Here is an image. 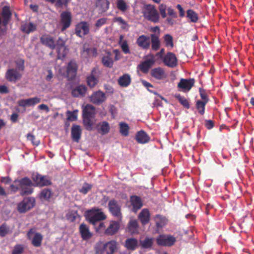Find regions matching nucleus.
Instances as JSON below:
<instances>
[{"label":"nucleus","instance_id":"f257e3e1","mask_svg":"<svg viewBox=\"0 0 254 254\" xmlns=\"http://www.w3.org/2000/svg\"><path fill=\"white\" fill-rule=\"evenodd\" d=\"M32 185L31 181L27 177H24L20 180H15L10 187L14 192L20 190V194L24 195L30 194L33 192Z\"/></svg>","mask_w":254,"mask_h":254},{"label":"nucleus","instance_id":"f03ea898","mask_svg":"<svg viewBox=\"0 0 254 254\" xmlns=\"http://www.w3.org/2000/svg\"><path fill=\"white\" fill-rule=\"evenodd\" d=\"M95 115V107L90 104H87L83 109V124L86 129L91 130L93 122L92 119Z\"/></svg>","mask_w":254,"mask_h":254},{"label":"nucleus","instance_id":"7ed1b4c3","mask_svg":"<svg viewBox=\"0 0 254 254\" xmlns=\"http://www.w3.org/2000/svg\"><path fill=\"white\" fill-rule=\"evenodd\" d=\"M142 14L145 19L154 23H158L160 15L155 6L146 4L142 8Z\"/></svg>","mask_w":254,"mask_h":254},{"label":"nucleus","instance_id":"20e7f679","mask_svg":"<svg viewBox=\"0 0 254 254\" xmlns=\"http://www.w3.org/2000/svg\"><path fill=\"white\" fill-rule=\"evenodd\" d=\"M117 242L112 240L105 243H98L96 246L95 254H113L117 250Z\"/></svg>","mask_w":254,"mask_h":254},{"label":"nucleus","instance_id":"39448f33","mask_svg":"<svg viewBox=\"0 0 254 254\" xmlns=\"http://www.w3.org/2000/svg\"><path fill=\"white\" fill-rule=\"evenodd\" d=\"M12 13L8 6H4L2 8L1 16L2 21L0 17V36L5 34L7 30V25L10 21Z\"/></svg>","mask_w":254,"mask_h":254},{"label":"nucleus","instance_id":"423d86ee","mask_svg":"<svg viewBox=\"0 0 254 254\" xmlns=\"http://www.w3.org/2000/svg\"><path fill=\"white\" fill-rule=\"evenodd\" d=\"M99 209H92L86 211V219L93 225L98 224V222L106 219V216L102 212H99Z\"/></svg>","mask_w":254,"mask_h":254},{"label":"nucleus","instance_id":"0eeeda50","mask_svg":"<svg viewBox=\"0 0 254 254\" xmlns=\"http://www.w3.org/2000/svg\"><path fill=\"white\" fill-rule=\"evenodd\" d=\"M23 75V73H21L14 68H8L5 74V79L10 82L16 83L21 80Z\"/></svg>","mask_w":254,"mask_h":254},{"label":"nucleus","instance_id":"6e6552de","mask_svg":"<svg viewBox=\"0 0 254 254\" xmlns=\"http://www.w3.org/2000/svg\"><path fill=\"white\" fill-rule=\"evenodd\" d=\"M108 207L111 214L117 219L122 218L121 205L116 200L113 199L109 201Z\"/></svg>","mask_w":254,"mask_h":254},{"label":"nucleus","instance_id":"1a4fd4ad","mask_svg":"<svg viewBox=\"0 0 254 254\" xmlns=\"http://www.w3.org/2000/svg\"><path fill=\"white\" fill-rule=\"evenodd\" d=\"M156 243L158 246L171 247L175 243L176 238L171 235H159L156 238Z\"/></svg>","mask_w":254,"mask_h":254},{"label":"nucleus","instance_id":"9d476101","mask_svg":"<svg viewBox=\"0 0 254 254\" xmlns=\"http://www.w3.org/2000/svg\"><path fill=\"white\" fill-rule=\"evenodd\" d=\"M35 200L32 197H27L19 203L18 210L20 213H24L32 208L34 205Z\"/></svg>","mask_w":254,"mask_h":254},{"label":"nucleus","instance_id":"9b49d317","mask_svg":"<svg viewBox=\"0 0 254 254\" xmlns=\"http://www.w3.org/2000/svg\"><path fill=\"white\" fill-rule=\"evenodd\" d=\"M89 32V25L86 22H81L75 27V34L79 37H83Z\"/></svg>","mask_w":254,"mask_h":254},{"label":"nucleus","instance_id":"f8f14e48","mask_svg":"<svg viewBox=\"0 0 254 254\" xmlns=\"http://www.w3.org/2000/svg\"><path fill=\"white\" fill-rule=\"evenodd\" d=\"M163 62L166 65L172 68L176 67L178 64L177 57L174 53L171 52H168L164 56Z\"/></svg>","mask_w":254,"mask_h":254},{"label":"nucleus","instance_id":"ddd939ff","mask_svg":"<svg viewBox=\"0 0 254 254\" xmlns=\"http://www.w3.org/2000/svg\"><path fill=\"white\" fill-rule=\"evenodd\" d=\"M55 45L57 50L58 58L61 59L64 58L66 54L65 41L62 38L59 37Z\"/></svg>","mask_w":254,"mask_h":254},{"label":"nucleus","instance_id":"4468645a","mask_svg":"<svg viewBox=\"0 0 254 254\" xmlns=\"http://www.w3.org/2000/svg\"><path fill=\"white\" fill-rule=\"evenodd\" d=\"M61 22L63 25L62 31L69 27L71 23V14L69 11H64L61 14Z\"/></svg>","mask_w":254,"mask_h":254},{"label":"nucleus","instance_id":"2eb2a0df","mask_svg":"<svg viewBox=\"0 0 254 254\" xmlns=\"http://www.w3.org/2000/svg\"><path fill=\"white\" fill-rule=\"evenodd\" d=\"M32 178L33 181L38 186H47L51 184L48 177L43 176L39 174H33Z\"/></svg>","mask_w":254,"mask_h":254},{"label":"nucleus","instance_id":"dca6fc26","mask_svg":"<svg viewBox=\"0 0 254 254\" xmlns=\"http://www.w3.org/2000/svg\"><path fill=\"white\" fill-rule=\"evenodd\" d=\"M34 236L32 240L31 243L35 247H39L41 246L43 240L42 235L39 233H34L33 229H31L27 233V237L29 239L31 238L32 234Z\"/></svg>","mask_w":254,"mask_h":254},{"label":"nucleus","instance_id":"f3484780","mask_svg":"<svg viewBox=\"0 0 254 254\" xmlns=\"http://www.w3.org/2000/svg\"><path fill=\"white\" fill-rule=\"evenodd\" d=\"M41 102V98L38 97L30 98L27 99H21L17 102L18 105L22 107L33 106Z\"/></svg>","mask_w":254,"mask_h":254},{"label":"nucleus","instance_id":"a211bd4d","mask_svg":"<svg viewBox=\"0 0 254 254\" xmlns=\"http://www.w3.org/2000/svg\"><path fill=\"white\" fill-rule=\"evenodd\" d=\"M106 97L104 93L101 91H96L93 93L90 97L91 102L96 105H100L105 101Z\"/></svg>","mask_w":254,"mask_h":254},{"label":"nucleus","instance_id":"6ab92c4d","mask_svg":"<svg viewBox=\"0 0 254 254\" xmlns=\"http://www.w3.org/2000/svg\"><path fill=\"white\" fill-rule=\"evenodd\" d=\"M194 79L190 78L189 79H181L178 84V87L183 91H189L193 86Z\"/></svg>","mask_w":254,"mask_h":254},{"label":"nucleus","instance_id":"aec40b11","mask_svg":"<svg viewBox=\"0 0 254 254\" xmlns=\"http://www.w3.org/2000/svg\"><path fill=\"white\" fill-rule=\"evenodd\" d=\"M136 43L142 49H148L150 46V37L144 35H141L137 39Z\"/></svg>","mask_w":254,"mask_h":254},{"label":"nucleus","instance_id":"412c9836","mask_svg":"<svg viewBox=\"0 0 254 254\" xmlns=\"http://www.w3.org/2000/svg\"><path fill=\"white\" fill-rule=\"evenodd\" d=\"M77 65L74 61H70L67 65V77L69 80L73 79L76 75Z\"/></svg>","mask_w":254,"mask_h":254},{"label":"nucleus","instance_id":"4be33fe9","mask_svg":"<svg viewBox=\"0 0 254 254\" xmlns=\"http://www.w3.org/2000/svg\"><path fill=\"white\" fill-rule=\"evenodd\" d=\"M79 231L83 240H88L92 237V234L90 232L89 227L84 223L80 224Z\"/></svg>","mask_w":254,"mask_h":254},{"label":"nucleus","instance_id":"5701e85b","mask_svg":"<svg viewBox=\"0 0 254 254\" xmlns=\"http://www.w3.org/2000/svg\"><path fill=\"white\" fill-rule=\"evenodd\" d=\"M87 88L85 85H80L72 90L71 95L74 97H83L85 95Z\"/></svg>","mask_w":254,"mask_h":254},{"label":"nucleus","instance_id":"b1692460","mask_svg":"<svg viewBox=\"0 0 254 254\" xmlns=\"http://www.w3.org/2000/svg\"><path fill=\"white\" fill-rule=\"evenodd\" d=\"M139 245L138 240L134 238H127L125 242V247L129 251L135 250Z\"/></svg>","mask_w":254,"mask_h":254},{"label":"nucleus","instance_id":"393cba45","mask_svg":"<svg viewBox=\"0 0 254 254\" xmlns=\"http://www.w3.org/2000/svg\"><path fill=\"white\" fill-rule=\"evenodd\" d=\"M71 138L72 140L78 142L81 134V129L79 125H73L71 129Z\"/></svg>","mask_w":254,"mask_h":254},{"label":"nucleus","instance_id":"a878e982","mask_svg":"<svg viewBox=\"0 0 254 254\" xmlns=\"http://www.w3.org/2000/svg\"><path fill=\"white\" fill-rule=\"evenodd\" d=\"M120 228V225L116 221H111L109 226L106 229L105 234L108 236H112L115 234Z\"/></svg>","mask_w":254,"mask_h":254},{"label":"nucleus","instance_id":"bb28decb","mask_svg":"<svg viewBox=\"0 0 254 254\" xmlns=\"http://www.w3.org/2000/svg\"><path fill=\"white\" fill-rule=\"evenodd\" d=\"M99 13L106 12L109 8L110 1L108 0H97L95 3Z\"/></svg>","mask_w":254,"mask_h":254},{"label":"nucleus","instance_id":"cd10ccee","mask_svg":"<svg viewBox=\"0 0 254 254\" xmlns=\"http://www.w3.org/2000/svg\"><path fill=\"white\" fill-rule=\"evenodd\" d=\"M159 33L158 34H151L150 35V43H151V48L152 50L156 51L159 50L161 46V42L159 39Z\"/></svg>","mask_w":254,"mask_h":254},{"label":"nucleus","instance_id":"c85d7f7f","mask_svg":"<svg viewBox=\"0 0 254 254\" xmlns=\"http://www.w3.org/2000/svg\"><path fill=\"white\" fill-rule=\"evenodd\" d=\"M41 43L51 48V49H54L56 48V45L53 38L48 36H42L40 38Z\"/></svg>","mask_w":254,"mask_h":254},{"label":"nucleus","instance_id":"c756f323","mask_svg":"<svg viewBox=\"0 0 254 254\" xmlns=\"http://www.w3.org/2000/svg\"><path fill=\"white\" fill-rule=\"evenodd\" d=\"M135 139L138 143L144 144L149 141L150 137L145 131L140 130L136 133Z\"/></svg>","mask_w":254,"mask_h":254},{"label":"nucleus","instance_id":"7c9ffc66","mask_svg":"<svg viewBox=\"0 0 254 254\" xmlns=\"http://www.w3.org/2000/svg\"><path fill=\"white\" fill-rule=\"evenodd\" d=\"M151 75L157 79L161 80L165 77V73L163 68L157 67L153 68L150 71Z\"/></svg>","mask_w":254,"mask_h":254},{"label":"nucleus","instance_id":"2f4dec72","mask_svg":"<svg viewBox=\"0 0 254 254\" xmlns=\"http://www.w3.org/2000/svg\"><path fill=\"white\" fill-rule=\"evenodd\" d=\"M154 63V61L152 59H147L140 64L138 67L142 72L147 73Z\"/></svg>","mask_w":254,"mask_h":254},{"label":"nucleus","instance_id":"473e14b6","mask_svg":"<svg viewBox=\"0 0 254 254\" xmlns=\"http://www.w3.org/2000/svg\"><path fill=\"white\" fill-rule=\"evenodd\" d=\"M96 128L98 131L102 135L107 134L110 130L109 124L106 121L99 123Z\"/></svg>","mask_w":254,"mask_h":254},{"label":"nucleus","instance_id":"72a5a7b5","mask_svg":"<svg viewBox=\"0 0 254 254\" xmlns=\"http://www.w3.org/2000/svg\"><path fill=\"white\" fill-rule=\"evenodd\" d=\"M139 219L143 225L148 223L150 220V213L147 209H144L138 216Z\"/></svg>","mask_w":254,"mask_h":254},{"label":"nucleus","instance_id":"f704fd0d","mask_svg":"<svg viewBox=\"0 0 254 254\" xmlns=\"http://www.w3.org/2000/svg\"><path fill=\"white\" fill-rule=\"evenodd\" d=\"M102 62L105 66L109 68L112 67L113 65L112 54L110 52H107V55L102 58Z\"/></svg>","mask_w":254,"mask_h":254},{"label":"nucleus","instance_id":"c9c22d12","mask_svg":"<svg viewBox=\"0 0 254 254\" xmlns=\"http://www.w3.org/2000/svg\"><path fill=\"white\" fill-rule=\"evenodd\" d=\"M36 25L32 22L26 23L21 26V30L23 32L29 34L36 30Z\"/></svg>","mask_w":254,"mask_h":254},{"label":"nucleus","instance_id":"e433bc0d","mask_svg":"<svg viewBox=\"0 0 254 254\" xmlns=\"http://www.w3.org/2000/svg\"><path fill=\"white\" fill-rule=\"evenodd\" d=\"M130 202L133 207L135 210H138L142 206V202L140 197L133 195L130 197Z\"/></svg>","mask_w":254,"mask_h":254},{"label":"nucleus","instance_id":"4c0bfd02","mask_svg":"<svg viewBox=\"0 0 254 254\" xmlns=\"http://www.w3.org/2000/svg\"><path fill=\"white\" fill-rule=\"evenodd\" d=\"M154 242L153 238L146 237L143 240L139 241V246L143 249H150Z\"/></svg>","mask_w":254,"mask_h":254},{"label":"nucleus","instance_id":"58836bf2","mask_svg":"<svg viewBox=\"0 0 254 254\" xmlns=\"http://www.w3.org/2000/svg\"><path fill=\"white\" fill-rule=\"evenodd\" d=\"M131 82L130 76L127 74H124L118 79L119 84L122 87H127Z\"/></svg>","mask_w":254,"mask_h":254},{"label":"nucleus","instance_id":"ea45409f","mask_svg":"<svg viewBox=\"0 0 254 254\" xmlns=\"http://www.w3.org/2000/svg\"><path fill=\"white\" fill-rule=\"evenodd\" d=\"M83 49L82 56L85 58L91 56H96L97 55V51L94 48H88L85 45L83 46Z\"/></svg>","mask_w":254,"mask_h":254},{"label":"nucleus","instance_id":"a19ab883","mask_svg":"<svg viewBox=\"0 0 254 254\" xmlns=\"http://www.w3.org/2000/svg\"><path fill=\"white\" fill-rule=\"evenodd\" d=\"M127 228L128 232L131 234L138 233V225L136 220H130L128 224Z\"/></svg>","mask_w":254,"mask_h":254},{"label":"nucleus","instance_id":"79ce46f5","mask_svg":"<svg viewBox=\"0 0 254 254\" xmlns=\"http://www.w3.org/2000/svg\"><path fill=\"white\" fill-rule=\"evenodd\" d=\"M24 62V60L22 59H17L14 62L15 68H14V69L23 73L25 69Z\"/></svg>","mask_w":254,"mask_h":254},{"label":"nucleus","instance_id":"37998d69","mask_svg":"<svg viewBox=\"0 0 254 254\" xmlns=\"http://www.w3.org/2000/svg\"><path fill=\"white\" fill-rule=\"evenodd\" d=\"M52 195L51 190L48 189H43L40 193V198L41 199L49 200Z\"/></svg>","mask_w":254,"mask_h":254},{"label":"nucleus","instance_id":"c03bdc74","mask_svg":"<svg viewBox=\"0 0 254 254\" xmlns=\"http://www.w3.org/2000/svg\"><path fill=\"white\" fill-rule=\"evenodd\" d=\"M187 17L190 19L192 22H196L198 20L197 14L193 10L189 9L187 11Z\"/></svg>","mask_w":254,"mask_h":254},{"label":"nucleus","instance_id":"a18cd8bd","mask_svg":"<svg viewBox=\"0 0 254 254\" xmlns=\"http://www.w3.org/2000/svg\"><path fill=\"white\" fill-rule=\"evenodd\" d=\"M78 112L77 110H75L73 111H67L66 112L67 116V120L69 121H75L77 119V113Z\"/></svg>","mask_w":254,"mask_h":254},{"label":"nucleus","instance_id":"49530a36","mask_svg":"<svg viewBox=\"0 0 254 254\" xmlns=\"http://www.w3.org/2000/svg\"><path fill=\"white\" fill-rule=\"evenodd\" d=\"M11 233V231L10 230L9 227L5 223L0 226V236L3 237Z\"/></svg>","mask_w":254,"mask_h":254},{"label":"nucleus","instance_id":"de8ad7c7","mask_svg":"<svg viewBox=\"0 0 254 254\" xmlns=\"http://www.w3.org/2000/svg\"><path fill=\"white\" fill-rule=\"evenodd\" d=\"M129 127L125 123H121L120 124V131L124 136H127L128 134Z\"/></svg>","mask_w":254,"mask_h":254},{"label":"nucleus","instance_id":"09e8293b","mask_svg":"<svg viewBox=\"0 0 254 254\" xmlns=\"http://www.w3.org/2000/svg\"><path fill=\"white\" fill-rule=\"evenodd\" d=\"M175 97L184 107L187 109L190 108V104L185 97L181 96L180 94L176 95Z\"/></svg>","mask_w":254,"mask_h":254},{"label":"nucleus","instance_id":"8fccbe9b","mask_svg":"<svg viewBox=\"0 0 254 254\" xmlns=\"http://www.w3.org/2000/svg\"><path fill=\"white\" fill-rule=\"evenodd\" d=\"M206 103L202 102L201 100H198L196 103V108L199 113L203 115L204 113L205 106Z\"/></svg>","mask_w":254,"mask_h":254},{"label":"nucleus","instance_id":"3c124183","mask_svg":"<svg viewBox=\"0 0 254 254\" xmlns=\"http://www.w3.org/2000/svg\"><path fill=\"white\" fill-rule=\"evenodd\" d=\"M87 83L90 87H94L98 83V79L93 75L87 77Z\"/></svg>","mask_w":254,"mask_h":254},{"label":"nucleus","instance_id":"603ef678","mask_svg":"<svg viewBox=\"0 0 254 254\" xmlns=\"http://www.w3.org/2000/svg\"><path fill=\"white\" fill-rule=\"evenodd\" d=\"M159 13L163 18L167 16L166 10H167V6L164 4H161L158 6Z\"/></svg>","mask_w":254,"mask_h":254},{"label":"nucleus","instance_id":"864d4df0","mask_svg":"<svg viewBox=\"0 0 254 254\" xmlns=\"http://www.w3.org/2000/svg\"><path fill=\"white\" fill-rule=\"evenodd\" d=\"M117 6L122 11H125L127 9V5L124 0H117Z\"/></svg>","mask_w":254,"mask_h":254},{"label":"nucleus","instance_id":"5fc2aeb1","mask_svg":"<svg viewBox=\"0 0 254 254\" xmlns=\"http://www.w3.org/2000/svg\"><path fill=\"white\" fill-rule=\"evenodd\" d=\"M24 251L23 245L18 244L14 246L12 254H22Z\"/></svg>","mask_w":254,"mask_h":254},{"label":"nucleus","instance_id":"6e6d98bb","mask_svg":"<svg viewBox=\"0 0 254 254\" xmlns=\"http://www.w3.org/2000/svg\"><path fill=\"white\" fill-rule=\"evenodd\" d=\"M164 41L165 42L166 46L167 47H173V37L169 34H166L164 36Z\"/></svg>","mask_w":254,"mask_h":254},{"label":"nucleus","instance_id":"4d7b16f0","mask_svg":"<svg viewBox=\"0 0 254 254\" xmlns=\"http://www.w3.org/2000/svg\"><path fill=\"white\" fill-rule=\"evenodd\" d=\"M92 188V185L87 183H85L82 187L79 190V192L85 194H86Z\"/></svg>","mask_w":254,"mask_h":254},{"label":"nucleus","instance_id":"13d9d810","mask_svg":"<svg viewBox=\"0 0 254 254\" xmlns=\"http://www.w3.org/2000/svg\"><path fill=\"white\" fill-rule=\"evenodd\" d=\"M199 90L201 98L202 100V101H201L207 103L209 99L208 98L207 95L206 93L205 90L202 88H199Z\"/></svg>","mask_w":254,"mask_h":254},{"label":"nucleus","instance_id":"bf43d9fd","mask_svg":"<svg viewBox=\"0 0 254 254\" xmlns=\"http://www.w3.org/2000/svg\"><path fill=\"white\" fill-rule=\"evenodd\" d=\"M27 138L28 140H30L31 141L32 144L34 145L37 146L39 144V141H35V136L31 133H28L27 135Z\"/></svg>","mask_w":254,"mask_h":254},{"label":"nucleus","instance_id":"052dcab7","mask_svg":"<svg viewBox=\"0 0 254 254\" xmlns=\"http://www.w3.org/2000/svg\"><path fill=\"white\" fill-rule=\"evenodd\" d=\"M69 0H57L56 1V6L57 7H61L64 6H67Z\"/></svg>","mask_w":254,"mask_h":254},{"label":"nucleus","instance_id":"680f3d73","mask_svg":"<svg viewBox=\"0 0 254 254\" xmlns=\"http://www.w3.org/2000/svg\"><path fill=\"white\" fill-rule=\"evenodd\" d=\"M107 19L106 18H101L98 19L95 24V26L97 28H99L104 24H105L107 22Z\"/></svg>","mask_w":254,"mask_h":254},{"label":"nucleus","instance_id":"e2e57ef3","mask_svg":"<svg viewBox=\"0 0 254 254\" xmlns=\"http://www.w3.org/2000/svg\"><path fill=\"white\" fill-rule=\"evenodd\" d=\"M121 47L123 51L125 54L129 53V49L127 41H125L123 42V43L121 45Z\"/></svg>","mask_w":254,"mask_h":254},{"label":"nucleus","instance_id":"0e129e2a","mask_svg":"<svg viewBox=\"0 0 254 254\" xmlns=\"http://www.w3.org/2000/svg\"><path fill=\"white\" fill-rule=\"evenodd\" d=\"M115 20V21L118 22L120 24H123V26H122L123 29H125L126 26L127 25V23L121 17H116Z\"/></svg>","mask_w":254,"mask_h":254},{"label":"nucleus","instance_id":"69168bd1","mask_svg":"<svg viewBox=\"0 0 254 254\" xmlns=\"http://www.w3.org/2000/svg\"><path fill=\"white\" fill-rule=\"evenodd\" d=\"M168 14L170 16H171L172 17L176 18L177 17V13L174 11V9H173L171 7H168L167 8Z\"/></svg>","mask_w":254,"mask_h":254},{"label":"nucleus","instance_id":"338daca9","mask_svg":"<svg viewBox=\"0 0 254 254\" xmlns=\"http://www.w3.org/2000/svg\"><path fill=\"white\" fill-rule=\"evenodd\" d=\"M0 181L1 183L7 184L11 182V179L8 177H1L0 178Z\"/></svg>","mask_w":254,"mask_h":254},{"label":"nucleus","instance_id":"774afa93","mask_svg":"<svg viewBox=\"0 0 254 254\" xmlns=\"http://www.w3.org/2000/svg\"><path fill=\"white\" fill-rule=\"evenodd\" d=\"M9 92L8 88L5 85L0 86V93L1 94H6Z\"/></svg>","mask_w":254,"mask_h":254}]
</instances>
